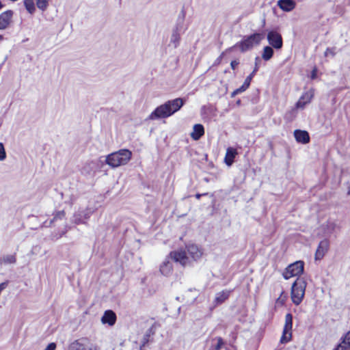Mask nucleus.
Instances as JSON below:
<instances>
[{
  "mask_svg": "<svg viewBox=\"0 0 350 350\" xmlns=\"http://www.w3.org/2000/svg\"><path fill=\"white\" fill-rule=\"evenodd\" d=\"M306 282L301 278H297L291 287V299L293 303L298 306L301 304L305 295Z\"/></svg>",
  "mask_w": 350,
  "mask_h": 350,
  "instance_id": "nucleus-5",
  "label": "nucleus"
},
{
  "mask_svg": "<svg viewBox=\"0 0 350 350\" xmlns=\"http://www.w3.org/2000/svg\"><path fill=\"white\" fill-rule=\"evenodd\" d=\"M206 195H207V193H196V198L197 199H200L201 196H206Z\"/></svg>",
  "mask_w": 350,
  "mask_h": 350,
  "instance_id": "nucleus-42",
  "label": "nucleus"
},
{
  "mask_svg": "<svg viewBox=\"0 0 350 350\" xmlns=\"http://www.w3.org/2000/svg\"><path fill=\"white\" fill-rule=\"evenodd\" d=\"M295 2L293 0H279L278 5L279 8L285 12H290L295 7Z\"/></svg>",
  "mask_w": 350,
  "mask_h": 350,
  "instance_id": "nucleus-21",
  "label": "nucleus"
},
{
  "mask_svg": "<svg viewBox=\"0 0 350 350\" xmlns=\"http://www.w3.org/2000/svg\"><path fill=\"white\" fill-rule=\"evenodd\" d=\"M103 324H108L110 326L113 325L116 321V314L112 310H106L101 318Z\"/></svg>",
  "mask_w": 350,
  "mask_h": 350,
  "instance_id": "nucleus-16",
  "label": "nucleus"
},
{
  "mask_svg": "<svg viewBox=\"0 0 350 350\" xmlns=\"http://www.w3.org/2000/svg\"><path fill=\"white\" fill-rule=\"evenodd\" d=\"M347 195L350 196V186L349 187L347 190Z\"/></svg>",
  "mask_w": 350,
  "mask_h": 350,
  "instance_id": "nucleus-44",
  "label": "nucleus"
},
{
  "mask_svg": "<svg viewBox=\"0 0 350 350\" xmlns=\"http://www.w3.org/2000/svg\"><path fill=\"white\" fill-rule=\"evenodd\" d=\"M256 72L252 71V73L246 77L244 82L246 83L247 85H250L252 78L256 75Z\"/></svg>",
  "mask_w": 350,
  "mask_h": 350,
  "instance_id": "nucleus-37",
  "label": "nucleus"
},
{
  "mask_svg": "<svg viewBox=\"0 0 350 350\" xmlns=\"http://www.w3.org/2000/svg\"><path fill=\"white\" fill-rule=\"evenodd\" d=\"M16 262V254H5L0 256V265H13Z\"/></svg>",
  "mask_w": 350,
  "mask_h": 350,
  "instance_id": "nucleus-24",
  "label": "nucleus"
},
{
  "mask_svg": "<svg viewBox=\"0 0 350 350\" xmlns=\"http://www.w3.org/2000/svg\"><path fill=\"white\" fill-rule=\"evenodd\" d=\"M68 350H98L96 347L90 343L86 338L76 340L69 345Z\"/></svg>",
  "mask_w": 350,
  "mask_h": 350,
  "instance_id": "nucleus-9",
  "label": "nucleus"
},
{
  "mask_svg": "<svg viewBox=\"0 0 350 350\" xmlns=\"http://www.w3.org/2000/svg\"><path fill=\"white\" fill-rule=\"evenodd\" d=\"M294 137L297 142L303 144L310 142L309 133L306 131L296 129L294 131Z\"/></svg>",
  "mask_w": 350,
  "mask_h": 350,
  "instance_id": "nucleus-15",
  "label": "nucleus"
},
{
  "mask_svg": "<svg viewBox=\"0 0 350 350\" xmlns=\"http://www.w3.org/2000/svg\"><path fill=\"white\" fill-rule=\"evenodd\" d=\"M152 334V328H150V329H149L147 331V332H146V334H149V336H150V334Z\"/></svg>",
  "mask_w": 350,
  "mask_h": 350,
  "instance_id": "nucleus-43",
  "label": "nucleus"
},
{
  "mask_svg": "<svg viewBox=\"0 0 350 350\" xmlns=\"http://www.w3.org/2000/svg\"><path fill=\"white\" fill-rule=\"evenodd\" d=\"M317 68H314L311 72V79H314L317 77Z\"/></svg>",
  "mask_w": 350,
  "mask_h": 350,
  "instance_id": "nucleus-40",
  "label": "nucleus"
},
{
  "mask_svg": "<svg viewBox=\"0 0 350 350\" xmlns=\"http://www.w3.org/2000/svg\"><path fill=\"white\" fill-rule=\"evenodd\" d=\"M293 327V315L287 313L285 316V323L283 329L282 337L280 338L281 343H286L291 339V330Z\"/></svg>",
  "mask_w": 350,
  "mask_h": 350,
  "instance_id": "nucleus-7",
  "label": "nucleus"
},
{
  "mask_svg": "<svg viewBox=\"0 0 350 350\" xmlns=\"http://www.w3.org/2000/svg\"><path fill=\"white\" fill-rule=\"evenodd\" d=\"M261 62V59L259 57H256L255 58V66L253 70L254 72H256L260 68V63Z\"/></svg>",
  "mask_w": 350,
  "mask_h": 350,
  "instance_id": "nucleus-35",
  "label": "nucleus"
},
{
  "mask_svg": "<svg viewBox=\"0 0 350 350\" xmlns=\"http://www.w3.org/2000/svg\"><path fill=\"white\" fill-rule=\"evenodd\" d=\"M334 350H350V330L340 338V342Z\"/></svg>",
  "mask_w": 350,
  "mask_h": 350,
  "instance_id": "nucleus-17",
  "label": "nucleus"
},
{
  "mask_svg": "<svg viewBox=\"0 0 350 350\" xmlns=\"http://www.w3.org/2000/svg\"><path fill=\"white\" fill-rule=\"evenodd\" d=\"M249 87H250V85H247L246 83H245V82H244V83H243V85H242L240 88H237V89L234 90L231 93V97H232V98H233V97H234L235 96H237V95H238V94H241V93H242V92H245V90L249 88Z\"/></svg>",
  "mask_w": 350,
  "mask_h": 350,
  "instance_id": "nucleus-30",
  "label": "nucleus"
},
{
  "mask_svg": "<svg viewBox=\"0 0 350 350\" xmlns=\"http://www.w3.org/2000/svg\"><path fill=\"white\" fill-rule=\"evenodd\" d=\"M3 8V4L0 1V9H1Z\"/></svg>",
  "mask_w": 350,
  "mask_h": 350,
  "instance_id": "nucleus-46",
  "label": "nucleus"
},
{
  "mask_svg": "<svg viewBox=\"0 0 350 350\" xmlns=\"http://www.w3.org/2000/svg\"><path fill=\"white\" fill-rule=\"evenodd\" d=\"M237 154V152L234 148H233L232 147L228 148L226 150V156L224 158L225 163L228 166L232 165Z\"/></svg>",
  "mask_w": 350,
  "mask_h": 350,
  "instance_id": "nucleus-22",
  "label": "nucleus"
},
{
  "mask_svg": "<svg viewBox=\"0 0 350 350\" xmlns=\"http://www.w3.org/2000/svg\"><path fill=\"white\" fill-rule=\"evenodd\" d=\"M181 34H182L181 33H179V32H177V31H175L173 30V32H172V34L171 36V39H170V43L174 45V48L178 47V46L179 45Z\"/></svg>",
  "mask_w": 350,
  "mask_h": 350,
  "instance_id": "nucleus-28",
  "label": "nucleus"
},
{
  "mask_svg": "<svg viewBox=\"0 0 350 350\" xmlns=\"http://www.w3.org/2000/svg\"><path fill=\"white\" fill-rule=\"evenodd\" d=\"M6 158V152L4 148V145L2 142H0V161H4Z\"/></svg>",
  "mask_w": 350,
  "mask_h": 350,
  "instance_id": "nucleus-33",
  "label": "nucleus"
},
{
  "mask_svg": "<svg viewBox=\"0 0 350 350\" xmlns=\"http://www.w3.org/2000/svg\"><path fill=\"white\" fill-rule=\"evenodd\" d=\"M185 12L183 9L178 14L177 18L176 24L174 31L184 33L188 28V25L185 22Z\"/></svg>",
  "mask_w": 350,
  "mask_h": 350,
  "instance_id": "nucleus-13",
  "label": "nucleus"
},
{
  "mask_svg": "<svg viewBox=\"0 0 350 350\" xmlns=\"http://www.w3.org/2000/svg\"><path fill=\"white\" fill-rule=\"evenodd\" d=\"M239 64V62L238 60H232L230 63V67L232 70H235Z\"/></svg>",
  "mask_w": 350,
  "mask_h": 350,
  "instance_id": "nucleus-38",
  "label": "nucleus"
},
{
  "mask_svg": "<svg viewBox=\"0 0 350 350\" xmlns=\"http://www.w3.org/2000/svg\"><path fill=\"white\" fill-rule=\"evenodd\" d=\"M329 241L327 239H325L323 240H322L319 245H318V247L316 250V253H315V260H321L323 256H325V254L327 253V252L328 251V249H329Z\"/></svg>",
  "mask_w": 350,
  "mask_h": 350,
  "instance_id": "nucleus-12",
  "label": "nucleus"
},
{
  "mask_svg": "<svg viewBox=\"0 0 350 350\" xmlns=\"http://www.w3.org/2000/svg\"><path fill=\"white\" fill-rule=\"evenodd\" d=\"M24 5L29 14H33L36 10L33 0H24Z\"/></svg>",
  "mask_w": 350,
  "mask_h": 350,
  "instance_id": "nucleus-29",
  "label": "nucleus"
},
{
  "mask_svg": "<svg viewBox=\"0 0 350 350\" xmlns=\"http://www.w3.org/2000/svg\"><path fill=\"white\" fill-rule=\"evenodd\" d=\"M240 103H241V100H239L237 101V104H240Z\"/></svg>",
  "mask_w": 350,
  "mask_h": 350,
  "instance_id": "nucleus-47",
  "label": "nucleus"
},
{
  "mask_svg": "<svg viewBox=\"0 0 350 350\" xmlns=\"http://www.w3.org/2000/svg\"><path fill=\"white\" fill-rule=\"evenodd\" d=\"M149 338V334H145L144 337L143 346L145 345L146 342H148Z\"/></svg>",
  "mask_w": 350,
  "mask_h": 350,
  "instance_id": "nucleus-41",
  "label": "nucleus"
},
{
  "mask_svg": "<svg viewBox=\"0 0 350 350\" xmlns=\"http://www.w3.org/2000/svg\"><path fill=\"white\" fill-rule=\"evenodd\" d=\"M13 16L12 10H7L0 14V29H5L10 25Z\"/></svg>",
  "mask_w": 350,
  "mask_h": 350,
  "instance_id": "nucleus-14",
  "label": "nucleus"
},
{
  "mask_svg": "<svg viewBox=\"0 0 350 350\" xmlns=\"http://www.w3.org/2000/svg\"><path fill=\"white\" fill-rule=\"evenodd\" d=\"M172 260L179 263L183 267L189 266L191 264L189 258L185 252L182 250L172 251L160 266V272L165 276H169L172 273Z\"/></svg>",
  "mask_w": 350,
  "mask_h": 350,
  "instance_id": "nucleus-2",
  "label": "nucleus"
},
{
  "mask_svg": "<svg viewBox=\"0 0 350 350\" xmlns=\"http://www.w3.org/2000/svg\"><path fill=\"white\" fill-rule=\"evenodd\" d=\"M181 250L185 252L186 255L189 258L191 262L189 266L192 265L193 262L200 260L203 254L202 250L195 244H189L186 246L185 250Z\"/></svg>",
  "mask_w": 350,
  "mask_h": 350,
  "instance_id": "nucleus-8",
  "label": "nucleus"
},
{
  "mask_svg": "<svg viewBox=\"0 0 350 350\" xmlns=\"http://www.w3.org/2000/svg\"><path fill=\"white\" fill-rule=\"evenodd\" d=\"M283 293H284V292L282 291V292L281 293L280 296V297L277 299V300H276V302H277L278 304H282V305L284 304V302H285V301H286V295H284V296H283Z\"/></svg>",
  "mask_w": 350,
  "mask_h": 350,
  "instance_id": "nucleus-36",
  "label": "nucleus"
},
{
  "mask_svg": "<svg viewBox=\"0 0 350 350\" xmlns=\"http://www.w3.org/2000/svg\"><path fill=\"white\" fill-rule=\"evenodd\" d=\"M215 340H217V344L213 346V350H220L224 345V340L221 337H217Z\"/></svg>",
  "mask_w": 350,
  "mask_h": 350,
  "instance_id": "nucleus-32",
  "label": "nucleus"
},
{
  "mask_svg": "<svg viewBox=\"0 0 350 350\" xmlns=\"http://www.w3.org/2000/svg\"><path fill=\"white\" fill-rule=\"evenodd\" d=\"M336 48H327L325 52V57H334L336 54L335 52Z\"/></svg>",
  "mask_w": 350,
  "mask_h": 350,
  "instance_id": "nucleus-34",
  "label": "nucleus"
},
{
  "mask_svg": "<svg viewBox=\"0 0 350 350\" xmlns=\"http://www.w3.org/2000/svg\"><path fill=\"white\" fill-rule=\"evenodd\" d=\"M132 152L128 149H120L108 154L105 163L113 168L126 165L131 159Z\"/></svg>",
  "mask_w": 350,
  "mask_h": 350,
  "instance_id": "nucleus-4",
  "label": "nucleus"
},
{
  "mask_svg": "<svg viewBox=\"0 0 350 350\" xmlns=\"http://www.w3.org/2000/svg\"><path fill=\"white\" fill-rule=\"evenodd\" d=\"M96 164L94 161H91L85 163V165L81 169V173L83 174H90L92 172L95 171Z\"/></svg>",
  "mask_w": 350,
  "mask_h": 350,
  "instance_id": "nucleus-27",
  "label": "nucleus"
},
{
  "mask_svg": "<svg viewBox=\"0 0 350 350\" xmlns=\"http://www.w3.org/2000/svg\"><path fill=\"white\" fill-rule=\"evenodd\" d=\"M304 267V262L301 260L296 261L289 265L284 272L283 273V277L286 280L297 276L303 273Z\"/></svg>",
  "mask_w": 350,
  "mask_h": 350,
  "instance_id": "nucleus-6",
  "label": "nucleus"
},
{
  "mask_svg": "<svg viewBox=\"0 0 350 350\" xmlns=\"http://www.w3.org/2000/svg\"><path fill=\"white\" fill-rule=\"evenodd\" d=\"M92 212L93 211L90 208L79 210L77 213H75L73 216L74 222L76 224L85 223V221L90 218Z\"/></svg>",
  "mask_w": 350,
  "mask_h": 350,
  "instance_id": "nucleus-11",
  "label": "nucleus"
},
{
  "mask_svg": "<svg viewBox=\"0 0 350 350\" xmlns=\"http://www.w3.org/2000/svg\"><path fill=\"white\" fill-rule=\"evenodd\" d=\"M337 228V224L334 221L329 220L326 222V224L322 226V229L324 232V235L325 237H329L332 234Z\"/></svg>",
  "mask_w": 350,
  "mask_h": 350,
  "instance_id": "nucleus-20",
  "label": "nucleus"
},
{
  "mask_svg": "<svg viewBox=\"0 0 350 350\" xmlns=\"http://www.w3.org/2000/svg\"><path fill=\"white\" fill-rule=\"evenodd\" d=\"M313 96L314 94L312 90L305 92L297 102V108H304L307 103L311 101Z\"/></svg>",
  "mask_w": 350,
  "mask_h": 350,
  "instance_id": "nucleus-18",
  "label": "nucleus"
},
{
  "mask_svg": "<svg viewBox=\"0 0 350 350\" xmlns=\"http://www.w3.org/2000/svg\"><path fill=\"white\" fill-rule=\"evenodd\" d=\"M223 55H224V53H222L221 54V55L219 57V58H218V59H221L222 58V56H223Z\"/></svg>",
  "mask_w": 350,
  "mask_h": 350,
  "instance_id": "nucleus-45",
  "label": "nucleus"
},
{
  "mask_svg": "<svg viewBox=\"0 0 350 350\" xmlns=\"http://www.w3.org/2000/svg\"><path fill=\"white\" fill-rule=\"evenodd\" d=\"M185 101L186 100L182 98L169 100L156 107L149 115L148 119L155 120L170 117L182 108Z\"/></svg>",
  "mask_w": 350,
  "mask_h": 350,
  "instance_id": "nucleus-1",
  "label": "nucleus"
},
{
  "mask_svg": "<svg viewBox=\"0 0 350 350\" xmlns=\"http://www.w3.org/2000/svg\"><path fill=\"white\" fill-rule=\"evenodd\" d=\"M269 44L275 49H280L283 45L282 36L275 31H270L267 36Z\"/></svg>",
  "mask_w": 350,
  "mask_h": 350,
  "instance_id": "nucleus-10",
  "label": "nucleus"
},
{
  "mask_svg": "<svg viewBox=\"0 0 350 350\" xmlns=\"http://www.w3.org/2000/svg\"><path fill=\"white\" fill-rule=\"evenodd\" d=\"M3 38V36L0 35V40Z\"/></svg>",
  "mask_w": 350,
  "mask_h": 350,
  "instance_id": "nucleus-48",
  "label": "nucleus"
},
{
  "mask_svg": "<svg viewBox=\"0 0 350 350\" xmlns=\"http://www.w3.org/2000/svg\"><path fill=\"white\" fill-rule=\"evenodd\" d=\"M37 7L42 11H44L48 6V0H36Z\"/></svg>",
  "mask_w": 350,
  "mask_h": 350,
  "instance_id": "nucleus-31",
  "label": "nucleus"
},
{
  "mask_svg": "<svg viewBox=\"0 0 350 350\" xmlns=\"http://www.w3.org/2000/svg\"><path fill=\"white\" fill-rule=\"evenodd\" d=\"M56 345L54 342L49 343L44 350H55Z\"/></svg>",
  "mask_w": 350,
  "mask_h": 350,
  "instance_id": "nucleus-39",
  "label": "nucleus"
},
{
  "mask_svg": "<svg viewBox=\"0 0 350 350\" xmlns=\"http://www.w3.org/2000/svg\"><path fill=\"white\" fill-rule=\"evenodd\" d=\"M265 38V34L263 32H256L249 36H245L240 42L236 43L228 50L239 48L241 52L245 53L251 50L254 46L258 45Z\"/></svg>",
  "mask_w": 350,
  "mask_h": 350,
  "instance_id": "nucleus-3",
  "label": "nucleus"
},
{
  "mask_svg": "<svg viewBox=\"0 0 350 350\" xmlns=\"http://www.w3.org/2000/svg\"><path fill=\"white\" fill-rule=\"evenodd\" d=\"M65 217V212L64 211H57L55 215H54V217L52 219L49 220V221H45L44 222V226L45 227H50L52 226V224L55 221H57V220H62Z\"/></svg>",
  "mask_w": 350,
  "mask_h": 350,
  "instance_id": "nucleus-25",
  "label": "nucleus"
},
{
  "mask_svg": "<svg viewBox=\"0 0 350 350\" xmlns=\"http://www.w3.org/2000/svg\"><path fill=\"white\" fill-rule=\"evenodd\" d=\"M204 134V129L203 125L196 124L193 126V131L191 133V137L194 140H198Z\"/></svg>",
  "mask_w": 350,
  "mask_h": 350,
  "instance_id": "nucleus-23",
  "label": "nucleus"
},
{
  "mask_svg": "<svg viewBox=\"0 0 350 350\" xmlns=\"http://www.w3.org/2000/svg\"><path fill=\"white\" fill-rule=\"evenodd\" d=\"M274 51L271 46H266L263 49L262 58L265 61L269 60L273 55Z\"/></svg>",
  "mask_w": 350,
  "mask_h": 350,
  "instance_id": "nucleus-26",
  "label": "nucleus"
},
{
  "mask_svg": "<svg viewBox=\"0 0 350 350\" xmlns=\"http://www.w3.org/2000/svg\"><path fill=\"white\" fill-rule=\"evenodd\" d=\"M231 291L224 290L221 292L216 293L215 299L213 303L215 306L220 305L223 304L226 300H227L230 296Z\"/></svg>",
  "mask_w": 350,
  "mask_h": 350,
  "instance_id": "nucleus-19",
  "label": "nucleus"
}]
</instances>
